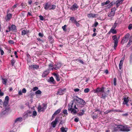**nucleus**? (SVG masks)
<instances>
[{
	"instance_id": "0e129e2a",
	"label": "nucleus",
	"mask_w": 132,
	"mask_h": 132,
	"mask_svg": "<svg viewBox=\"0 0 132 132\" xmlns=\"http://www.w3.org/2000/svg\"><path fill=\"white\" fill-rule=\"evenodd\" d=\"M98 117V114H97L96 115V116H94V115H93V116H92V118L94 119H96Z\"/></svg>"
},
{
	"instance_id": "79ce46f5",
	"label": "nucleus",
	"mask_w": 132,
	"mask_h": 132,
	"mask_svg": "<svg viewBox=\"0 0 132 132\" xmlns=\"http://www.w3.org/2000/svg\"><path fill=\"white\" fill-rule=\"evenodd\" d=\"M51 6L52 7L51 8L50 7V10H54L56 6L55 5H52Z\"/></svg>"
},
{
	"instance_id": "473e14b6",
	"label": "nucleus",
	"mask_w": 132,
	"mask_h": 132,
	"mask_svg": "<svg viewBox=\"0 0 132 132\" xmlns=\"http://www.w3.org/2000/svg\"><path fill=\"white\" fill-rule=\"evenodd\" d=\"M111 33L113 34H117V32L116 30L114 29L111 28L110 29Z\"/></svg>"
},
{
	"instance_id": "f257e3e1",
	"label": "nucleus",
	"mask_w": 132,
	"mask_h": 132,
	"mask_svg": "<svg viewBox=\"0 0 132 132\" xmlns=\"http://www.w3.org/2000/svg\"><path fill=\"white\" fill-rule=\"evenodd\" d=\"M78 109L76 104H74V100L72 101L69 104L68 110L71 111V113L73 114H76L77 111L75 109Z\"/></svg>"
},
{
	"instance_id": "2f4dec72",
	"label": "nucleus",
	"mask_w": 132,
	"mask_h": 132,
	"mask_svg": "<svg viewBox=\"0 0 132 132\" xmlns=\"http://www.w3.org/2000/svg\"><path fill=\"white\" fill-rule=\"evenodd\" d=\"M38 111L39 112H41V111H42V112L44 111H43V109L42 107V106L41 105H39L38 106Z\"/></svg>"
},
{
	"instance_id": "338daca9",
	"label": "nucleus",
	"mask_w": 132,
	"mask_h": 132,
	"mask_svg": "<svg viewBox=\"0 0 132 132\" xmlns=\"http://www.w3.org/2000/svg\"><path fill=\"white\" fill-rule=\"evenodd\" d=\"M39 18L41 20H44V18L43 16L41 15L39 16Z\"/></svg>"
},
{
	"instance_id": "dca6fc26",
	"label": "nucleus",
	"mask_w": 132,
	"mask_h": 132,
	"mask_svg": "<svg viewBox=\"0 0 132 132\" xmlns=\"http://www.w3.org/2000/svg\"><path fill=\"white\" fill-rule=\"evenodd\" d=\"M81 99V98L78 97L77 96H74L73 97V100H74V101H76L77 103V104H78L80 102Z\"/></svg>"
},
{
	"instance_id": "7ed1b4c3",
	"label": "nucleus",
	"mask_w": 132,
	"mask_h": 132,
	"mask_svg": "<svg viewBox=\"0 0 132 132\" xmlns=\"http://www.w3.org/2000/svg\"><path fill=\"white\" fill-rule=\"evenodd\" d=\"M114 130L115 131H124V126L122 125H119L117 127L114 128Z\"/></svg>"
},
{
	"instance_id": "4d7b16f0",
	"label": "nucleus",
	"mask_w": 132,
	"mask_h": 132,
	"mask_svg": "<svg viewBox=\"0 0 132 132\" xmlns=\"http://www.w3.org/2000/svg\"><path fill=\"white\" fill-rule=\"evenodd\" d=\"M38 89V87H35L33 88L32 89V90L35 91Z\"/></svg>"
},
{
	"instance_id": "39448f33",
	"label": "nucleus",
	"mask_w": 132,
	"mask_h": 132,
	"mask_svg": "<svg viewBox=\"0 0 132 132\" xmlns=\"http://www.w3.org/2000/svg\"><path fill=\"white\" fill-rule=\"evenodd\" d=\"M85 104L84 101L82 99L79 103L78 104H76L77 106V108H81L83 107Z\"/></svg>"
},
{
	"instance_id": "4be33fe9",
	"label": "nucleus",
	"mask_w": 132,
	"mask_h": 132,
	"mask_svg": "<svg viewBox=\"0 0 132 132\" xmlns=\"http://www.w3.org/2000/svg\"><path fill=\"white\" fill-rule=\"evenodd\" d=\"M29 32V30H26L25 29L23 30L22 31V35H25L27 34Z\"/></svg>"
},
{
	"instance_id": "412c9836",
	"label": "nucleus",
	"mask_w": 132,
	"mask_h": 132,
	"mask_svg": "<svg viewBox=\"0 0 132 132\" xmlns=\"http://www.w3.org/2000/svg\"><path fill=\"white\" fill-rule=\"evenodd\" d=\"M29 67L31 68H33L34 69H37L39 68V66L37 65H31L29 66Z\"/></svg>"
},
{
	"instance_id": "6e6552de",
	"label": "nucleus",
	"mask_w": 132,
	"mask_h": 132,
	"mask_svg": "<svg viewBox=\"0 0 132 132\" xmlns=\"http://www.w3.org/2000/svg\"><path fill=\"white\" fill-rule=\"evenodd\" d=\"M51 6V3L49 2L46 3L44 5V8L46 10H47L50 9Z\"/></svg>"
},
{
	"instance_id": "cd10ccee",
	"label": "nucleus",
	"mask_w": 132,
	"mask_h": 132,
	"mask_svg": "<svg viewBox=\"0 0 132 132\" xmlns=\"http://www.w3.org/2000/svg\"><path fill=\"white\" fill-rule=\"evenodd\" d=\"M74 61H76V62H79L80 63L82 64H84V62L82 60H81V59L79 60L78 59H76L74 60Z\"/></svg>"
},
{
	"instance_id": "7c9ffc66",
	"label": "nucleus",
	"mask_w": 132,
	"mask_h": 132,
	"mask_svg": "<svg viewBox=\"0 0 132 132\" xmlns=\"http://www.w3.org/2000/svg\"><path fill=\"white\" fill-rule=\"evenodd\" d=\"M61 110V108H60L59 109H58L54 113V115H56L57 114L59 113L60 112Z\"/></svg>"
},
{
	"instance_id": "bf43d9fd",
	"label": "nucleus",
	"mask_w": 132,
	"mask_h": 132,
	"mask_svg": "<svg viewBox=\"0 0 132 132\" xmlns=\"http://www.w3.org/2000/svg\"><path fill=\"white\" fill-rule=\"evenodd\" d=\"M0 51L1 52V55H3L4 53V51L3 50H2V48L1 47H0Z\"/></svg>"
},
{
	"instance_id": "0eeeda50",
	"label": "nucleus",
	"mask_w": 132,
	"mask_h": 132,
	"mask_svg": "<svg viewBox=\"0 0 132 132\" xmlns=\"http://www.w3.org/2000/svg\"><path fill=\"white\" fill-rule=\"evenodd\" d=\"M66 90V88H64L63 89L61 88H59L57 91L56 93L57 95H62L64 94V92Z\"/></svg>"
},
{
	"instance_id": "5fc2aeb1",
	"label": "nucleus",
	"mask_w": 132,
	"mask_h": 132,
	"mask_svg": "<svg viewBox=\"0 0 132 132\" xmlns=\"http://www.w3.org/2000/svg\"><path fill=\"white\" fill-rule=\"evenodd\" d=\"M89 91V89L88 88L85 89L84 90V92L85 93H87Z\"/></svg>"
},
{
	"instance_id": "864d4df0",
	"label": "nucleus",
	"mask_w": 132,
	"mask_h": 132,
	"mask_svg": "<svg viewBox=\"0 0 132 132\" xmlns=\"http://www.w3.org/2000/svg\"><path fill=\"white\" fill-rule=\"evenodd\" d=\"M128 29L129 30H130L132 29V24H130L128 27Z\"/></svg>"
},
{
	"instance_id": "c03bdc74",
	"label": "nucleus",
	"mask_w": 132,
	"mask_h": 132,
	"mask_svg": "<svg viewBox=\"0 0 132 132\" xmlns=\"http://www.w3.org/2000/svg\"><path fill=\"white\" fill-rule=\"evenodd\" d=\"M98 23L96 21H95L94 23L92 26L93 27H96L98 25Z\"/></svg>"
},
{
	"instance_id": "393cba45",
	"label": "nucleus",
	"mask_w": 132,
	"mask_h": 132,
	"mask_svg": "<svg viewBox=\"0 0 132 132\" xmlns=\"http://www.w3.org/2000/svg\"><path fill=\"white\" fill-rule=\"evenodd\" d=\"M50 82L52 83L53 84H55L56 83V82L54 80L53 78L52 77H51L50 78Z\"/></svg>"
},
{
	"instance_id": "774afa93",
	"label": "nucleus",
	"mask_w": 132,
	"mask_h": 132,
	"mask_svg": "<svg viewBox=\"0 0 132 132\" xmlns=\"http://www.w3.org/2000/svg\"><path fill=\"white\" fill-rule=\"evenodd\" d=\"M33 114L35 116H36L37 114V112L35 111H34L33 112Z\"/></svg>"
},
{
	"instance_id": "69168bd1",
	"label": "nucleus",
	"mask_w": 132,
	"mask_h": 132,
	"mask_svg": "<svg viewBox=\"0 0 132 132\" xmlns=\"http://www.w3.org/2000/svg\"><path fill=\"white\" fill-rule=\"evenodd\" d=\"M27 92L25 88H23L22 89V92L23 93H26Z\"/></svg>"
},
{
	"instance_id": "72a5a7b5",
	"label": "nucleus",
	"mask_w": 132,
	"mask_h": 132,
	"mask_svg": "<svg viewBox=\"0 0 132 132\" xmlns=\"http://www.w3.org/2000/svg\"><path fill=\"white\" fill-rule=\"evenodd\" d=\"M42 105L43 107H42L43 110V111H45V110L46 109L47 107V104H45L44 103Z\"/></svg>"
},
{
	"instance_id": "13d9d810",
	"label": "nucleus",
	"mask_w": 132,
	"mask_h": 132,
	"mask_svg": "<svg viewBox=\"0 0 132 132\" xmlns=\"http://www.w3.org/2000/svg\"><path fill=\"white\" fill-rule=\"evenodd\" d=\"M9 96H7L5 97V100L4 101H9Z\"/></svg>"
},
{
	"instance_id": "09e8293b",
	"label": "nucleus",
	"mask_w": 132,
	"mask_h": 132,
	"mask_svg": "<svg viewBox=\"0 0 132 132\" xmlns=\"http://www.w3.org/2000/svg\"><path fill=\"white\" fill-rule=\"evenodd\" d=\"M117 24V23L115 22L114 24L113 25L112 27L111 28L115 29L116 28Z\"/></svg>"
},
{
	"instance_id": "bb28decb",
	"label": "nucleus",
	"mask_w": 132,
	"mask_h": 132,
	"mask_svg": "<svg viewBox=\"0 0 132 132\" xmlns=\"http://www.w3.org/2000/svg\"><path fill=\"white\" fill-rule=\"evenodd\" d=\"M123 64V61L121 60L120 61V63L119 65V68L120 70H121L122 68Z\"/></svg>"
},
{
	"instance_id": "5701e85b",
	"label": "nucleus",
	"mask_w": 132,
	"mask_h": 132,
	"mask_svg": "<svg viewBox=\"0 0 132 132\" xmlns=\"http://www.w3.org/2000/svg\"><path fill=\"white\" fill-rule=\"evenodd\" d=\"M130 34L129 33H127L124 36V41L126 40L127 42L129 38Z\"/></svg>"
},
{
	"instance_id": "680f3d73",
	"label": "nucleus",
	"mask_w": 132,
	"mask_h": 132,
	"mask_svg": "<svg viewBox=\"0 0 132 132\" xmlns=\"http://www.w3.org/2000/svg\"><path fill=\"white\" fill-rule=\"evenodd\" d=\"M38 36L41 37H42L44 35L43 33L39 32V33Z\"/></svg>"
},
{
	"instance_id": "f704fd0d",
	"label": "nucleus",
	"mask_w": 132,
	"mask_h": 132,
	"mask_svg": "<svg viewBox=\"0 0 132 132\" xmlns=\"http://www.w3.org/2000/svg\"><path fill=\"white\" fill-rule=\"evenodd\" d=\"M22 118L21 117H19L16 118L14 122L16 123L18 121H22Z\"/></svg>"
},
{
	"instance_id": "1a4fd4ad",
	"label": "nucleus",
	"mask_w": 132,
	"mask_h": 132,
	"mask_svg": "<svg viewBox=\"0 0 132 132\" xmlns=\"http://www.w3.org/2000/svg\"><path fill=\"white\" fill-rule=\"evenodd\" d=\"M59 117H56L54 121H53L51 123V124L52 125V126L53 128H55L56 126L57 123L59 120Z\"/></svg>"
},
{
	"instance_id": "6ab92c4d",
	"label": "nucleus",
	"mask_w": 132,
	"mask_h": 132,
	"mask_svg": "<svg viewBox=\"0 0 132 132\" xmlns=\"http://www.w3.org/2000/svg\"><path fill=\"white\" fill-rule=\"evenodd\" d=\"M49 73V71L48 70L44 71L43 73L42 77H46Z\"/></svg>"
},
{
	"instance_id": "f3484780",
	"label": "nucleus",
	"mask_w": 132,
	"mask_h": 132,
	"mask_svg": "<svg viewBox=\"0 0 132 132\" xmlns=\"http://www.w3.org/2000/svg\"><path fill=\"white\" fill-rule=\"evenodd\" d=\"M123 0H118L116 2L117 7V8L121 4Z\"/></svg>"
},
{
	"instance_id": "8fccbe9b",
	"label": "nucleus",
	"mask_w": 132,
	"mask_h": 132,
	"mask_svg": "<svg viewBox=\"0 0 132 132\" xmlns=\"http://www.w3.org/2000/svg\"><path fill=\"white\" fill-rule=\"evenodd\" d=\"M4 93L2 91V89H0V96L2 97L4 96Z\"/></svg>"
},
{
	"instance_id": "58836bf2",
	"label": "nucleus",
	"mask_w": 132,
	"mask_h": 132,
	"mask_svg": "<svg viewBox=\"0 0 132 132\" xmlns=\"http://www.w3.org/2000/svg\"><path fill=\"white\" fill-rule=\"evenodd\" d=\"M73 23L76 24V25L77 27H78L80 26V23L78 22H77L76 20H75L73 21Z\"/></svg>"
},
{
	"instance_id": "aec40b11",
	"label": "nucleus",
	"mask_w": 132,
	"mask_h": 132,
	"mask_svg": "<svg viewBox=\"0 0 132 132\" xmlns=\"http://www.w3.org/2000/svg\"><path fill=\"white\" fill-rule=\"evenodd\" d=\"M9 101H4L3 103V106L4 108L9 107V106H7L8 104Z\"/></svg>"
},
{
	"instance_id": "20e7f679",
	"label": "nucleus",
	"mask_w": 132,
	"mask_h": 132,
	"mask_svg": "<svg viewBox=\"0 0 132 132\" xmlns=\"http://www.w3.org/2000/svg\"><path fill=\"white\" fill-rule=\"evenodd\" d=\"M112 38L114 41V48L116 50V48L118 45V39L116 35H115L112 37Z\"/></svg>"
},
{
	"instance_id": "c9c22d12",
	"label": "nucleus",
	"mask_w": 132,
	"mask_h": 132,
	"mask_svg": "<svg viewBox=\"0 0 132 132\" xmlns=\"http://www.w3.org/2000/svg\"><path fill=\"white\" fill-rule=\"evenodd\" d=\"M21 6L22 7V9L25 8L27 6V5L26 4H24L23 3H22L21 4Z\"/></svg>"
},
{
	"instance_id": "9b49d317",
	"label": "nucleus",
	"mask_w": 132,
	"mask_h": 132,
	"mask_svg": "<svg viewBox=\"0 0 132 132\" xmlns=\"http://www.w3.org/2000/svg\"><path fill=\"white\" fill-rule=\"evenodd\" d=\"M79 6L77 4L75 3L71 7L70 9L72 11H74L76 10L77 9H78Z\"/></svg>"
},
{
	"instance_id": "a211bd4d",
	"label": "nucleus",
	"mask_w": 132,
	"mask_h": 132,
	"mask_svg": "<svg viewBox=\"0 0 132 132\" xmlns=\"http://www.w3.org/2000/svg\"><path fill=\"white\" fill-rule=\"evenodd\" d=\"M129 100L128 99V97H126V96L124 95V105L126 104L127 106H129V104H128Z\"/></svg>"
},
{
	"instance_id": "a18cd8bd",
	"label": "nucleus",
	"mask_w": 132,
	"mask_h": 132,
	"mask_svg": "<svg viewBox=\"0 0 132 132\" xmlns=\"http://www.w3.org/2000/svg\"><path fill=\"white\" fill-rule=\"evenodd\" d=\"M113 83L114 85L116 86V85L117 83V78H115L113 80Z\"/></svg>"
},
{
	"instance_id": "4468645a",
	"label": "nucleus",
	"mask_w": 132,
	"mask_h": 132,
	"mask_svg": "<svg viewBox=\"0 0 132 132\" xmlns=\"http://www.w3.org/2000/svg\"><path fill=\"white\" fill-rule=\"evenodd\" d=\"M131 127L128 125H124V132H127L130 131Z\"/></svg>"
},
{
	"instance_id": "052dcab7",
	"label": "nucleus",
	"mask_w": 132,
	"mask_h": 132,
	"mask_svg": "<svg viewBox=\"0 0 132 132\" xmlns=\"http://www.w3.org/2000/svg\"><path fill=\"white\" fill-rule=\"evenodd\" d=\"M63 112L65 114H66V115H67L68 114L67 111L66 110H64Z\"/></svg>"
},
{
	"instance_id": "a878e982",
	"label": "nucleus",
	"mask_w": 132,
	"mask_h": 132,
	"mask_svg": "<svg viewBox=\"0 0 132 132\" xmlns=\"http://www.w3.org/2000/svg\"><path fill=\"white\" fill-rule=\"evenodd\" d=\"M48 39L49 42L51 43H53L54 42V40L53 39L52 37L51 36H49L48 38Z\"/></svg>"
},
{
	"instance_id": "e2e57ef3",
	"label": "nucleus",
	"mask_w": 132,
	"mask_h": 132,
	"mask_svg": "<svg viewBox=\"0 0 132 132\" xmlns=\"http://www.w3.org/2000/svg\"><path fill=\"white\" fill-rule=\"evenodd\" d=\"M130 63L132 62V53H131L130 55Z\"/></svg>"
},
{
	"instance_id": "ea45409f",
	"label": "nucleus",
	"mask_w": 132,
	"mask_h": 132,
	"mask_svg": "<svg viewBox=\"0 0 132 132\" xmlns=\"http://www.w3.org/2000/svg\"><path fill=\"white\" fill-rule=\"evenodd\" d=\"M15 60H14V59H12L11 62V64L13 66L14 65V64L15 63Z\"/></svg>"
},
{
	"instance_id": "c85d7f7f",
	"label": "nucleus",
	"mask_w": 132,
	"mask_h": 132,
	"mask_svg": "<svg viewBox=\"0 0 132 132\" xmlns=\"http://www.w3.org/2000/svg\"><path fill=\"white\" fill-rule=\"evenodd\" d=\"M68 129V128H64L63 127H61L60 128L61 132H67Z\"/></svg>"
},
{
	"instance_id": "f03ea898",
	"label": "nucleus",
	"mask_w": 132,
	"mask_h": 132,
	"mask_svg": "<svg viewBox=\"0 0 132 132\" xmlns=\"http://www.w3.org/2000/svg\"><path fill=\"white\" fill-rule=\"evenodd\" d=\"M105 88L103 87L101 88L98 87L94 90V93H96L97 95L99 96L100 94L104 92Z\"/></svg>"
},
{
	"instance_id": "423d86ee",
	"label": "nucleus",
	"mask_w": 132,
	"mask_h": 132,
	"mask_svg": "<svg viewBox=\"0 0 132 132\" xmlns=\"http://www.w3.org/2000/svg\"><path fill=\"white\" fill-rule=\"evenodd\" d=\"M116 10V7L112 8L111 10V11L110 13L108 14V16L110 17H112L115 14V11Z\"/></svg>"
},
{
	"instance_id": "6e6d98bb",
	"label": "nucleus",
	"mask_w": 132,
	"mask_h": 132,
	"mask_svg": "<svg viewBox=\"0 0 132 132\" xmlns=\"http://www.w3.org/2000/svg\"><path fill=\"white\" fill-rule=\"evenodd\" d=\"M8 43L10 44H13L14 43V42L13 40H10L8 41Z\"/></svg>"
},
{
	"instance_id": "f8f14e48",
	"label": "nucleus",
	"mask_w": 132,
	"mask_h": 132,
	"mask_svg": "<svg viewBox=\"0 0 132 132\" xmlns=\"http://www.w3.org/2000/svg\"><path fill=\"white\" fill-rule=\"evenodd\" d=\"M12 14L11 13L7 14L6 21H9L12 18Z\"/></svg>"
},
{
	"instance_id": "a19ab883",
	"label": "nucleus",
	"mask_w": 132,
	"mask_h": 132,
	"mask_svg": "<svg viewBox=\"0 0 132 132\" xmlns=\"http://www.w3.org/2000/svg\"><path fill=\"white\" fill-rule=\"evenodd\" d=\"M113 110H107L106 111H105L104 112V113L105 114H107L108 113L110 112H112L113 111Z\"/></svg>"
},
{
	"instance_id": "e433bc0d",
	"label": "nucleus",
	"mask_w": 132,
	"mask_h": 132,
	"mask_svg": "<svg viewBox=\"0 0 132 132\" xmlns=\"http://www.w3.org/2000/svg\"><path fill=\"white\" fill-rule=\"evenodd\" d=\"M50 69H51L52 70H53L54 69V67H53V65L52 64H50L48 65Z\"/></svg>"
},
{
	"instance_id": "37998d69",
	"label": "nucleus",
	"mask_w": 132,
	"mask_h": 132,
	"mask_svg": "<svg viewBox=\"0 0 132 132\" xmlns=\"http://www.w3.org/2000/svg\"><path fill=\"white\" fill-rule=\"evenodd\" d=\"M132 42V41H131L130 40H129L128 44L127 45V47H129L131 44Z\"/></svg>"
},
{
	"instance_id": "ddd939ff",
	"label": "nucleus",
	"mask_w": 132,
	"mask_h": 132,
	"mask_svg": "<svg viewBox=\"0 0 132 132\" xmlns=\"http://www.w3.org/2000/svg\"><path fill=\"white\" fill-rule=\"evenodd\" d=\"M98 14L90 13L87 14V16L89 18H94L97 16Z\"/></svg>"
},
{
	"instance_id": "c756f323",
	"label": "nucleus",
	"mask_w": 132,
	"mask_h": 132,
	"mask_svg": "<svg viewBox=\"0 0 132 132\" xmlns=\"http://www.w3.org/2000/svg\"><path fill=\"white\" fill-rule=\"evenodd\" d=\"M11 31H14L16 30V27L15 25L12 24L11 26Z\"/></svg>"
},
{
	"instance_id": "3c124183",
	"label": "nucleus",
	"mask_w": 132,
	"mask_h": 132,
	"mask_svg": "<svg viewBox=\"0 0 132 132\" xmlns=\"http://www.w3.org/2000/svg\"><path fill=\"white\" fill-rule=\"evenodd\" d=\"M67 25L66 24L64 25V26L62 27V28L63 29V30L64 31H66L67 30L66 28Z\"/></svg>"
},
{
	"instance_id": "603ef678",
	"label": "nucleus",
	"mask_w": 132,
	"mask_h": 132,
	"mask_svg": "<svg viewBox=\"0 0 132 132\" xmlns=\"http://www.w3.org/2000/svg\"><path fill=\"white\" fill-rule=\"evenodd\" d=\"M41 92L39 90H37L35 92V94H41Z\"/></svg>"
},
{
	"instance_id": "de8ad7c7",
	"label": "nucleus",
	"mask_w": 132,
	"mask_h": 132,
	"mask_svg": "<svg viewBox=\"0 0 132 132\" xmlns=\"http://www.w3.org/2000/svg\"><path fill=\"white\" fill-rule=\"evenodd\" d=\"M19 5V4L18 3H16L13 6H12V8L13 9H14L15 8H16L17 7V6H18Z\"/></svg>"
},
{
	"instance_id": "4c0bfd02",
	"label": "nucleus",
	"mask_w": 132,
	"mask_h": 132,
	"mask_svg": "<svg viewBox=\"0 0 132 132\" xmlns=\"http://www.w3.org/2000/svg\"><path fill=\"white\" fill-rule=\"evenodd\" d=\"M56 80L57 81H59L60 80V77H59V75H58L56 76H55V77Z\"/></svg>"
},
{
	"instance_id": "9d476101",
	"label": "nucleus",
	"mask_w": 132,
	"mask_h": 132,
	"mask_svg": "<svg viewBox=\"0 0 132 132\" xmlns=\"http://www.w3.org/2000/svg\"><path fill=\"white\" fill-rule=\"evenodd\" d=\"M5 108V110L1 112V114L2 116L8 113L10 109V107H7V108Z\"/></svg>"
},
{
	"instance_id": "b1692460",
	"label": "nucleus",
	"mask_w": 132,
	"mask_h": 132,
	"mask_svg": "<svg viewBox=\"0 0 132 132\" xmlns=\"http://www.w3.org/2000/svg\"><path fill=\"white\" fill-rule=\"evenodd\" d=\"M2 79V83L6 85L7 81V80L6 78H1Z\"/></svg>"
},
{
	"instance_id": "49530a36",
	"label": "nucleus",
	"mask_w": 132,
	"mask_h": 132,
	"mask_svg": "<svg viewBox=\"0 0 132 132\" xmlns=\"http://www.w3.org/2000/svg\"><path fill=\"white\" fill-rule=\"evenodd\" d=\"M70 20L73 23L75 20V18L74 17H71L70 18Z\"/></svg>"
},
{
	"instance_id": "2eb2a0df",
	"label": "nucleus",
	"mask_w": 132,
	"mask_h": 132,
	"mask_svg": "<svg viewBox=\"0 0 132 132\" xmlns=\"http://www.w3.org/2000/svg\"><path fill=\"white\" fill-rule=\"evenodd\" d=\"M100 95H101V98L103 99H105L106 97L108 95V94H107V93H106L105 91L104 92L102 93Z\"/></svg>"
}]
</instances>
